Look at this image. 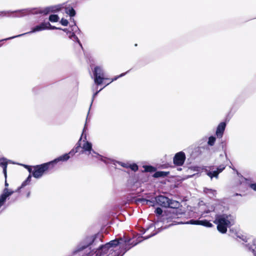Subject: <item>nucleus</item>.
Wrapping results in <instances>:
<instances>
[{
  "instance_id": "1a4fd4ad",
  "label": "nucleus",
  "mask_w": 256,
  "mask_h": 256,
  "mask_svg": "<svg viewBox=\"0 0 256 256\" xmlns=\"http://www.w3.org/2000/svg\"><path fill=\"white\" fill-rule=\"evenodd\" d=\"M172 212H169L167 214L166 220L168 222H179L176 221V220L179 218L178 215L180 214H178V210L177 208H172Z\"/></svg>"
},
{
  "instance_id": "58836bf2",
  "label": "nucleus",
  "mask_w": 256,
  "mask_h": 256,
  "mask_svg": "<svg viewBox=\"0 0 256 256\" xmlns=\"http://www.w3.org/2000/svg\"><path fill=\"white\" fill-rule=\"evenodd\" d=\"M62 30L64 31V32H69V31L68 30L67 28H64V29L62 28Z\"/></svg>"
},
{
  "instance_id": "4468645a",
  "label": "nucleus",
  "mask_w": 256,
  "mask_h": 256,
  "mask_svg": "<svg viewBox=\"0 0 256 256\" xmlns=\"http://www.w3.org/2000/svg\"><path fill=\"white\" fill-rule=\"evenodd\" d=\"M50 25V22H42L39 25L36 26L32 28V31L30 32H39L48 30V26Z\"/></svg>"
},
{
  "instance_id": "cd10ccee",
  "label": "nucleus",
  "mask_w": 256,
  "mask_h": 256,
  "mask_svg": "<svg viewBox=\"0 0 256 256\" xmlns=\"http://www.w3.org/2000/svg\"><path fill=\"white\" fill-rule=\"evenodd\" d=\"M60 22L64 26H67L68 24V20L64 18L61 19Z\"/></svg>"
},
{
  "instance_id": "0eeeda50",
  "label": "nucleus",
  "mask_w": 256,
  "mask_h": 256,
  "mask_svg": "<svg viewBox=\"0 0 256 256\" xmlns=\"http://www.w3.org/2000/svg\"><path fill=\"white\" fill-rule=\"evenodd\" d=\"M94 82L97 85L101 84L103 82L104 80H108V78H104L103 70L98 66H96L94 68Z\"/></svg>"
},
{
  "instance_id": "9b49d317",
  "label": "nucleus",
  "mask_w": 256,
  "mask_h": 256,
  "mask_svg": "<svg viewBox=\"0 0 256 256\" xmlns=\"http://www.w3.org/2000/svg\"><path fill=\"white\" fill-rule=\"evenodd\" d=\"M14 192V191H9L8 188H4L3 193L0 196V208L4 204L6 198Z\"/></svg>"
},
{
  "instance_id": "bb28decb",
  "label": "nucleus",
  "mask_w": 256,
  "mask_h": 256,
  "mask_svg": "<svg viewBox=\"0 0 256 256\" xmlns=\"http://www.w3.org/2000/svg\"><path fill=\"white\" fill-rule=\"evenodd\" d=\"M128 168H130L134 172H136L138 170V166L136 164H130L128 166Z\"/></svg>"
},
{
  "instance_id": "4be33fe9",
  "label": "nucleus",
  "mask_w": 256,
  "mask_h": 256,
  "mask_svg": "<svg viewBox=\"0 0 256 256\" xmlns=\"http://www.w3.org/2000/svg\"><path fill=\"white\" fill-rule=\"evenodd\" d=\"M38 13L42 14L44 15H47V14H49L50 12V10H49L48 6L40 10H38Z\"/></svg>"
},
{
  "instance_id": "c9c22d12",
  "label": "nucleus",
  "mask_w": 256,
  "mask_h": 256,
  "mask_svg": "<svg viewBox=\"0 0 256 256\" xmlns=\"http://www.w3.org/2000/svg\"><path fill=\"white\" fill-rule=\"evenodd\" d=\"M120 165H121V166H122L124 168H128V166L130 164H125V163L122 162Z\"/></svg>"
},
{
  "instance_id": "f3484780",
  "label": "nucleus",
  "mask_w": 256,
  "mask_h": 256,
  "mask_svg": "<svg viewBox=\"0 0 256 256\" xmlns=\"http://www.w3.org/2000/svg\"><path fill=\"white\" fill-rule=\"evenodd\" d=\"M170 174L169 172H163V171H158L156 172L152 176L155 178H164Z\"/></svg>"
},
{
  "instance_id": "6e6552de",
  "label": "nucleus",
  "mask_w": 256,
  "mask_h": 256,
  "mask_svg": "<svg viewBox=\"0 0 256 256\" xmlns=\"http://www.w3.org/2000/svg\"><path fill=\"white\" fill-rule=\"evenodd\" d=\"M186 154L183 152H177L173 158V162L176 166H182L186 160Z\"/></svg>"
},
{
  "instance_id": "39448f33",
  "label": "nucleus",
  "mask_w": 256,
  "mask_h": 256,
  "mask_svg": "<svg viewBox=\"0 0 256 256\" xmlns=\"http://www.w3.org/2000/svg\"><path fill=\"white\" fill-rule=\"evenodd\" d=\"M214 223L217 224V229L222 234H226L227 232V228L230 222L226 220L222 216H218L214 221Z\"/></svg>"
},
{
  "instance_id": "5701e85b",
  "label": "nucleus",
  "mask_w": 256,
  "mask_h": 256,
  "mask_svg": "<svg viewBox=\"0 0 256 256\" xmlns=\"http://www.w3.org/2000/svg\"><path fill=\"white\" fill-rule=\"evenodd\" d=\"M66 13L69 14L70 17L74 16L76 15V11L72 8L69 9L66 8Z\"/></svg>"
},
{
  "instance_id": "9d476101",
  "label": "nucleus",
  "mask_w": 256,
  "mask_h": 256,
  "mask_svg": "<svg viewBox=\"0 0 256 256\" xmlns=\"http://www.w3.org/2000/svg\"><path fill=\"white\" fill-rule=\"evenodd\" d=\"M188 224H196V225H202L208 228H211L213 226L212 224L210 223L209 221L206 220H191L188 222Z\"/></svg>"
},
{
  "instance_id": "4c0bfd02",
  "label": "nucleus",
  "mask_w": 256,
  "mask_h": 256,
  "mask_svg": "<svg viewBox=\"0 0 256 256\" xmlns=\"http://www.w3.org/2000/svg\"><path fill=\"white\" fill-rule=\"evenodd\" d=\"M154 235V234H150L148 235V236H146V238H150V237H151V236H153Z\"/></svg>"
},
{
  "instance_id": "f8f14e48",
  "label": "nucleus",
  "mask_w": 256,
  "mask_h": 256,
  "mask_svg": "<svg viewBox=\"0 0 256 256\" xmlns=\"http://www.w3.org/2000/svg\"><path fill=\"white\" fill-rule=\"evenodd\" d=\"M70 154V152L68 154H65L62 156H60L58 158L54 159V160H52L51 162H50V163L52 164V168L54 167V164H56V163H58L59 162H66L67 161L70 157H71Z\"/></svg>"
},
{
  "instance_id": "412c9836",
  "label": "nucleus",
  "mask_w": 256,
  "mask_h": 256,
  "mask_svg": "<svg viewBox=\"0 0 256 256\" xmlns=\"http://www.w3.org/2000/svg\"><path fill=\"white\" fill-rule=\"evenodd\" d=\"M50 12H56L60 10V8L58 6H48Z\"/></svg>"
},
{
  "instance_id": "c85d7f7f",
  "label": "nucleus",
  "mask_w": 256,
  "mask_h": 256,
  "mask_svg": "<svg viewBox=\"0 0 256 256\" xmlns=\"http://www.w3.org/2000/svg\"><path fill=\"white\" fill-rule=\"evenodd\" d=\"M48 30H62L61 28H58L55 26H52L50 23V25L48 26Z\"/></svg>"
},
{
  "instance_id": "f704fd0d",
  "label": "nucleus",
  "mask_w": 256,
  "mask_h": 256,
  "mask_svg": "<svg viewBox=\"0 0 256 256\" xmlns=\"http://www.w3.org/2000/svg\"><path fill=\"white\" fill-rule=\"evenodd\" d=\"M6 170H7V168H3V173L4 174L5 179H7V171H6Z\"/></svg>"
},
{
  "instance_id": "79ce46f5",
  "label": "nucleus",
  "mask_w": 256,
  "mask_h": 256,
  "mask_svg": "<svg viewBox=\"0 0 256 256\" xmlns=\"http://www.w3.org/2000/svg\"><path fill=\"white\" fill-rule=\"evenodd\" d=\"M109 84H110V82L106 84L105 86H104V88H105V86H106L107 85H108Z\"/></svg>"
},
{
  "instance_id": "a19ab883",
  "label": "nucleus",
  "mask_w": 256,
  "mask_h": 256,
  "mask_svg": "<svg viewBox=\"0 0 256 256\" xmlns=\"http://www.w3.org/2000/svg\"><path fill=\"white\" fill-rule=\"evenodd\" d=\"M72 36H75V34L74 32L72 33V35L70 36V38H71Z\"/></svg>"
},
{
  "instance_id": "7ed1b4c3",
  "label": "nucleus",
  "mask_w": 256,
  "mask_h": 256,
  "mask_svg": "<svg viewBox=\"0 0 256 256\" xmlns=\"http://www.w3.org/2000/svg\"><path fill=\"white\" fill-rule=\"evenodd\" d=\"M158 204L164 208H178L180 203L174 200H170L166 196L160 195L155 198Z\"/></svg>"
},
{
  "instance_id": "393cba45",
  "label": "nucleus",
  "mask_w": 256,
  "mask_h": 256,
  "mask_svg": "<svg viewBox=\"0 0 256 256\" xmlns=\"http://www.w3.org/2000/svg\"><path fill=\"white\" fill-rule=\"evenodd\" d=\"M31 177V175L30 174L27 178L22 183L21 186L19 188H18V190L22 187L25 186L28 184V182L30 181Z\"/></svg>"
},
{
  "instance_id": "dca6fc26",
  "label": "nucleus",
  "mask_w": 256,
  "mask_h": 256,
  "mask_svg": "<svg viewBox=\"0 0 256 256\" xmlns=\"http://www.w3.org/2000/svg\"><path fill=\"white\" fill-rule=\"evenodd\" d=\"M82 148L83 150L82 152H90L91 151H93V152L95 153V152L92 150V144L88 141H86L84 144Z\"/></svg>"
},
{
  "instance_id": "aec40b11",
  "label": "nucleus",
  "mask_w": 256,
  "mask_h": 256,
  "mask_svg": "<svg viewBox=\"0 0 256 256\" xmlns=\"http://www.w3.org/2000/svg\"><path fill=\"white\" fill-rule=\"evenodd\" d=\"M49 20L52 22H58L59 20V17L57 14H51L49 16Z\"/></svg>"
},
{
  "instance_id": "2f4dec72",
  "label": "nucleus",
  "mask_w": 256,
  "mask_h": 256,
  "mask_svg": "<svg viewBox=\"0 0 256 256\" xmlns=\"http://www.w3.org/2000/svg\"><path fill=\"white\" fill-rule=\"evenodd\" d=\"M139 201H140L142 202H146V204H148V203L151 204L152 202V201L144 198L140 199Z\"/></svg>"
},
{
  "instance_id": "72a5a7b5",
  "label": "nucleus",
  "mask_w": 256,
  "mask_h": 256,
  "mask_svg": "<svg viewBox=\"0 0 256 256\" xmlns=\"http://www.w3.org/2000/svg\"><path fill=\"white\" fill-rule=\"evenodd\" d=\"M249 186L254 190L256 191V183L251 184L249 185Z\"/></svg>"
},
{
  "instance_id": "e433bc0d",
  "label": "nucleus",
  "mask_w": 256,
  "mask_h": 256,
  "mask_svg": "<svg viewBox=\"0 0 256 256\" xmlns=\"http://www.w3.org/2000/svg\"><path fill=\"white\" fill-rule=\"evenodd\" d=\"M4 186H5V188H8V184L7 182L6 179H5Z\"/></svg>"
},
{
  "instance_id": "6ab92c4d",
  "label": "nucleus",
  "mask_w": 256,
  "mask_h": 256,
  "mask_svg": "<svg viewBox=\"0 0 256 256\" xmlns=\"http://www.w3.org/2000/svg\"><path fill=\"white\" fill-rule=\"evenodd\" d=\"M204 192L205 194H212V196H215L216 194V191L214 190H212V189H211V188H204Z\"/></svg>"
},
{
  "instance_id": "f03ea898",
  "label": "nucleus",
  "mask_w": 256,
  "mask_h": 256,
  "mask_svg": "<svg viewBox=\"0 0 256 256\" xmlns=\"http://www.w3.org/2000/svg\"><path fill=\"white\" fill-rule=\"evenodd\" d=\"M115 240L118 242L116 252L118 256H122L128 250L138 244L136 242H132V239L126 236L116 238Z\"/></svg>"
},
{
  "instance_id": "ddd939ff",
  "label": "nucleus",
  "mask_w": 256,
  "mask_h": 256,
  "mask_svg": "<svg viewBox=\"0 0 256 256\" xmlns=\"http://www.w3.org/2000/svg\"><path fill=\"white\" fill-rule=\"evenodd\" d=\"M226 127V123L225 122H221L218 125L216 134L218 138H220L222 137L224 131Z\"/></svg>"
},
{
  "instance_id": "7c9ffc66",
  "label": "nucleus",
  "mask_w": 256,
  "mask_h": 256,
  "mask_svg": "<svg viewBox=\"0 0 256 256\" xmlns=\"http://www.w3.org/2000/svg\"><path fill=\"white\" fill-rule=\"evenodd\" d=\"M126 74V73H122V74H120L119 76H116L114 78H112L110 80V83L114 81V80H116L118 78H120L124 76Z\"/></svg>"
},
{
  "instance_id": "ea45409f",
  "label": "nucleus",
  "mask_w": 256,
  "mask_h": 256,
  "mask_svg": "<svg viewBox=\"0 0 256 256\" xmlns=\"http://www.w3.org/2000/svg\"><path fill=\"white\" fill-rule=\"evenodd\" d=\"M154 228V226H150V228H148L146 229V230H145V232H144V233H145V232H146V230H148L149 228Z\"/></svg>"
},
{
  "instance_id": "2eb2a0df",
  "label": "nucleus",
  "mask_w": 256,
  "mask_h": 256,
  "mask_svg": "<svg viewBox=\"0 0 256 256\" xmlns=\"http://www.w3.org/2000/svg\"><path fill=\"white\" fill-rule=\"evenodd\" d=\"M82 140V136L80 138V140L76 144L75 146L69 152L71 156H73L76 153L78 152L80 148H81V144L80 141Z\"/></svg>"
},
{
  "instance_id": "b1692460",
  "label": "nucleus",
  "mask_w": 256,
  "mask_h": 256,
  "mask_svg": "<svg viewBox=\"0 0 256 256\" xmlns=\"http://www.w3.org/2000/svg\"><path fill=\"white\" fill-rule=\"evenodd\" d=\"M0 166L4 168H7L8 166V162L6 161V159L5 158H0Z\"/></svg>"
},
{
  "instance_id": "473e14b6",
  "label": "nucleus",
  "mask_w": 256,
  "mask_h": 256,
  "mask_svg": "<svg viewBox=\"0 0 256 256\" xmlns=\"http://www.w3.org/2000/svg\"><path fill=\"white\" fill-rule=\"evenodd\" d=\"M24 167L28 170L29 172L30 173L32 174L33 168H32L31 166H28V165H24Z\"/></svg>"
},
{
  "instance_id": "a878e982",
  "label": "nucleus",
  "mask_w": 256,
  "mask_h": 256,
  "mask_svg": "<svg viewBox=\"0 0 256 256\" xmlns=\"http://www.w3.org/2000/svg\"><path fill=\"white\" fill-rule=\"evenodd\" d=\"M215 142H216V138L213 136H210L208 138V145L212 146L214 145Z\"/></svg>"
},
{
  "instance_id": "423d86ee",
  "label": "nucleus",
  "mask_w": 256,
  "mask_h": 256,
  "mask_svg": "<svg viewBox=\"0 0 256 256\" xmlns=\"http://www.w3.org/2000/svg\"><path fill=\"white\" fill-rule=\"evenodd\" d=\"M226 168V166L224 164L220 165L217 168L216 170H214V166H211L209 167V170L208 169L206 170V174L210 178H218L219 174L222 172Z\"/></svg>"
},
{
  "instance_id": "c756f323",
  "label": "nucleus",
  "mask_w": 256,
  "mask_h": 256,
  "mask_svg": "<svg viewBox=\"0 0 256 256\" xmlns=\"http://www.w3.org/2000/svg\"><path fill=\"white\" fill-rule=\"evenodd\" d=\"M154 212H155V213H156V214H158V215L160 216V215H161V214H162V209L161 208H157L156 209V210H155Z\"/></svg>"
},
{
  "instance_id": "a211bd4d",
  "label": "nucleus",
  "mask_w": 256,
  "mask_h": 256,
  "mask_svg": "<svg viewBox=\"0 0 256 256\" xmlns=\"http://www.w3.org/2000/svg\"><path fill=\"white\" fill-rule=\"evenodd\" d=\"M143 168H144V170H142V172H153L156 171V168L152 166H144Z\"/></svg>"
},
{
  "instance_id": "f257e3e1",
  "label": "nucleus",
  "mask_w": 256,
  "mask_h": 256,
  "mask_svg": "<svg viewBox=\"0 0 256 256\" xmlns=\"http://www.w3.org/2000/svg\"><path fill=\"white\" fill-rule=\"evenodd\" d=\"M118 242L117 240H112L104 245L101 246L96 250V256H104L108 254V256H118L117 246Z\"/></svg>"
},
{
  "instance_id": "20e7f679",
  "label": "nucleus",
  "mask_w": 256,
  "mask_h": 256,
  "mask_svg": "<svg viewBox=\"0 0 256 256\" xmlns=\"http://www.w3.org/2000/svg\"><path fill=\"white\" fill-rule=\"evenodd\" d=\"M52 168H53L50 162L34 166L32 176L36 178H40L45 172Z\"/></svg>"
}]
</instances>
